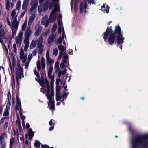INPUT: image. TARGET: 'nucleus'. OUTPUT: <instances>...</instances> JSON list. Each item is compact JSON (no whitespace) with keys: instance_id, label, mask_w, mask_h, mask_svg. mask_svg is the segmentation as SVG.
Listing matches in <instances>:
<instances>
[{"instance_id":"obj_1","label":"nucleus","mask_w":148,"mask_h":148,"mask_svg":"<svg viewBox=\"0 0 148 148\" xmlns=\"http://www.w3.org/2000/svg\"><path fill=\"white\" fill-rule=\"evenodd\" d=\"M112 29V26H108L106 31L103 34V38L105 42L108 39L109 44L111 45L114 43L116 44V46L118 47L121 43V40H124L125 38L123 36V33L119 24L115 26L114 30Z\"/></svg>"},{"instance_id":"obj_2","label":"nucleus","mask_w":148,"mask_h":148,"mask_svg":"<svg viewBox=\"0 0 148 148\" xmlns=\"http://www.w3.org/2000/svg\"><path fill=\"white\" fill-rule=\"evenodd\" d=\"M148 134L142 136L137 135L132 140V148H138L140 145H148Z\"/></svg>"},{"instance_id":"obj_3","label":"nucleus","mask_w":148,"mask_h":148,"mask_svg":"<svg viewBox=\"0 0 148 148\" xmlns=\"http://www.w3.org/2000/svg\"><path fill=\"white\" fill-rule=\"evenodd\" d=\"M36 31L34 33V35L35 36H38L41 33L42 28L41 26L39 25H36L35 27Z\"/></svg>"},{"instance_id":"obj_4","label":"nucleus","mask_w":148,"mask_h":148,"mask_svg":"<svg viewBox=\"0 0 148 148\" xmlns=\"http://www.w3.org/2000/svg\"><path fill=\"white\" fill-rule=\"evenodd\" d=\"M49 101L48 102V106H49L50 109H51L53 111L55 110V101L52 100V97L47 99Z\"/></svg>"},{"instance_id":"obj_5","label":"nucleus","mask_w":148,"mask_h":148,"mask_svg":"<svg viewBox=\"0 0 148 148\" xmlns=\"http://www.w3.org/2000/svg\"><path fill=\"white\" fill-rule=\"evenodd\" d=\"M56 37V36L54 34H52L48 38V44H51L53 42Z\"/></svg>"},{"instance_id":"obj_6","label":"nucleus","mask_w":148,"mask_h":148,"mask_svg":"<svg viewBox=\"0 0 148 148\" xmlns=\"http://www.w3.org/2000/svg\"><path fill=\"white\" fill-rule=\"evenodd\" d=\"M29 0L24 1L22 5V9L23 10H27V8L29 5Z\"/></svg>"},{"instance_id":"obj_7","label":"nucleus","mask_w":148,"mask_h":148,"mask_svg":"<svg viewBox=\"0 0 148 148\" xmlns=\"http://www.w3.org/2000/svg\"><path fill=\"white\" fill-rule=\"evenodd\" d=\"M57 10H58V11H59V7L57 6V4H55L54 9L52 11L50 15H57L56 13Z\"/></svg>"},{"instance_id":"obj_8","label":"nucleus","mask_w":148,"mask_h":148,"mask_svg":"<svg viewBox=\"0 0 148 148\" xmlns=\"http://www.w3.org/2000/svg\"><path fill=\"white\" fill-rule=\"evenodd\" d=\"M53 78L51 79L50 82V88L51 89V95H53V96H54V90H53V83L54 80H53Z\"/></svg>"},{"instance_id":"obj_9","label":"nucleus","mask_w":148,"mask_h":148,"mask_svg":"<svg viewBox=\"0 0 148 148\" xmlns=\"http://www.w3.org/2000/svg\"><path fill=\"white\" fill-rule=\"evenodd\" d=\"M20 73V74H19L18 70L17 69V70L16 71V78L18 77V79L19 78L20 79H21V77L23 78L24 77L23 72H21Z\"/></svg>"},{"instance_id":"obj_10","label":"nucleus","mask_w":148,"mask_h":148,"mask_svg":"<svg viewBox=\"0 0 148 148\" xmlns=\"http://www.w3.org/2000/svg\"><path fill=\"white\" fill-rule=\"evenodd\" d=\"M31 33L32 31L30 29V28L27 27L25 32V37H30Z\"/></svg>"},{"instance_id":"obj_11","label":"nucleus","mask_w":148,"mask_h":148,"mask_svg":"<svg viewBox=\"0 0 148 148\" xmlns=\"http://www.w3.org/2000/svg\"><path fill=\"white\" fill-rule=\"evenodd\" d=\"M47 90H46V95L47 97V99L52 98L53 96V95H51V93L50 94V87H47Z\"/></svg>"},{"instance_id":"obj_12","label":"nucleus","mask_w":148,"mask_h":148,"mask_svg":"<svg viewBox=\"0 0 148 148\" xmlns=\"http://www.w3.org/2000/svg\"><path fill=\"white\" fill-rule=\"evenodd\" d=\"M57 17V15H50L49 19L51 23H53L56 20Z\"/></svg>"},{"instance_id":"obj_13","label":"nucleus","mask_w":148,"mask_h":148,"mask_svg":"<svg viewBox=\"0 0 148 148\" xmlns=\"http://www.w3.org/2000/svg\"><path fill=\"white\" fill-rule=\"evenodd\" d=\"M58 48L61 52H63L66 50V49L64 47V46H62V45H58Z\"/></svg>"},{"instance_id":"obj_14","label":"nucleus","mask_w":148,"mask_h":148,"mask_svg":"<svg viewBox=\"0 0 148 148\" xmlns=\"http://www.w3.org/2000/svg\"><path fill=\"white\" fill-rule=\"evenodd\" d=\"M46 59L47 60L46 63L47 65H48L49 64L51 65L54 62V61L49 57L47 58Z\"/></svg>"},{"instance_id":"obj_15","label":"nucleus","mask_w":148,"mask_h":148,"mask_svg":"<svg viewBox=\"0 0 148 148\" xmlns=\"http://www.w3.org/2000/svg\"><path fill=\"white\" fill-rule=\"evenodd\" d=\"M12 26L13 28H14L15 29L17 30L18 28V27L19 25V22H12Z\"/></svg>"},{"instance_id":"obj_16","label":"nucleus","mask_w":148,"mask_h":148,"mask_svg":"<svg viewBox=\"0 0 148 148\" xmlns=\"http://www.w3.org/2000/svg\"><path fill=\"white\" fill-rule=\"evenodd\" d=\"M58 0H53L50 3L49 9L51 10L52 9L53 6H55L56 3H54L55 1H57Z\"/></svg>"},{"instance_id":"obj_17","label":"nucleus","mask_w":148,"mask_h":148,"mask_svg":"<svg viewBox=\"0 0 148 148\" xmlns=\"http://www.w3.org/2000/svg\"><path fill=\"white\" fill-rule=\"evenodd\" d=\"M15 141V139L14 137H13L12 138L10 139L9 146L10 148H11L12 147H13L12 145L13 144H14Z\"/></svg>"},{"instance_id":"obj_18","label":"nucleus","mask_w":148,"mask_h":148,"mask_svg":"<svg viewBox=\"0 0 148 148\" xmlns=\"http://www.w3.org/2000/svg\"><path fill=\"white\" fill-rule=\"evenodd\" d=\"M84 9V3L83 2H81L80 4V12L81 13L83 12Z\"/></svg>"},{"instance_id":"obj_19","label":"nucleus","mask_w":148,"mask_h":148,"mask_svg":"<svg viewBox=\"0 0 148 148\" xmlns=\"http://www.w3.org/2000/svg\"><path fill=\"white\" fill-rule=\"evenodd\" d=\"M36 42L34 41L33 40H32L30 46V48L32 49L33 48L35 47L36 46Z\"/></svg>"},{"instance_id":"obj_20","label":"nucleus","mask_w":148,"mask_h":148,"mask_svg":"<svg viewBox=\"0 0 148 148\" xmlns=\"http://www.w3.org/2000/svg\"><path fill=\"white\" fill-rule=\"evenodd\" d=\"M62 37L60 36L57 40H56L55 41V43L56 44H60L62 43Z\"/></svg>"},{"instance_id":"obj_21","label":"nucleus","mask_w":148,"mask_h":148,"mask_svg":"<svg viewBox=\"0 0 148 148\" xmlns=\"http://www.w3.org/2000/svg\"><path fill=\"white\" fill-rule=\"evenodd\" d=\"M21 106V101H17L16 103V107L15 108V110L16 111H18L19 110V106Z\"/></svg>"},{"instance_id":"obj_22","label":"nucleus","mask_w":148,"mask_h":148,"mask_svg":"<svg viewBox=\"0 0 148 148\" xmlns=\"http://www.w3.org/2000/svg\"><path fill=\"white\" fill-rule=\"evenodd\" d=\"M41 144L40 143V142L37 140H35V142L34 143V146L35 147H40V145Z\"/></svg>"},{"instance_id":"obj_23","label":"nucleus","mask_w":148,"mask_h":148,"mask_svg":"<svg viewBox=\"0 0 148 148\" xmlns=\"http://www.w3.org/2000/svg\"><path fill=\"white\" fill-rule=\"evenodd\" d=\"M21 5V1L20 0H18L16 4V9L17 10H19Z\"/></svg>"},{"instance_id":"obj_24","label":"nucleus","mask_w":148,"mask_h":148,"mask_svg":"<svg viewBox=\"0 0 148 148\" xmlns=\"http://www.w3.org/2000/svg\"><path fill=\"white\" fill-rule=\"evenodd\" d=\"M37 64V67L38 71H39L41 68L40 62L39 60H38L36 62Z\"/></svg>"},{"instance_id":"obj_25","label":"nucleus","mask_w":148,"mask_h":148,"mask_svg":"<svg viewBox=\"0 0 148 148\" xmlns=\"http://www.w3.org/2000/svg\"><path fill=\"white\" fill-rule=\"evenodd\" d=\"M29 37H25L24 40V42L25 44H29Z\"/></svg>"},{"instance_id":"obj_26","label":"nucleus","mask_w":148,"mask_h":148,"mask_svg":"<svg viewBox=\"0 0 148 148\" xmlns=\"http://www.w3.org/2000/svg\"><path fill=\"white\" fill-rule=\"evenodd\" d=\"M35 18V16L34 15H32L30 17L29 20V22L28 23V24H29V23H32L33 22Z\"/></svg>"},{"instance_id":"obj_27","label":"nucleus","mask_w":148,"mask_h":148,"mask_svg":"<svg viewBox=\"0 0 148 148\" xmlns=\"http://www.w3.org/2000/svg\"><path fill=\"white\" fill-rule=\"evenodd\" d=\"M7 97L8 98V103L11 104V94L9 92H8V94L7 95Z\"/></svg>"},{"instance_id":"obj_28","label":"nucleus","mask_w":148,"mask_h":148,"mask_svg":"<svg viewBox=\"0 0 148 148\" xmlns=\"http://www.w3.org/2000/svg\"><path fill=\"white\" fill-rule=\"evenodd\" d=\"M22 42V39L18 38H16V42L17 44L21 45Z\"/></svg>"},{"instance_id":"obj_29","label":"nucleus","mask_w":148,"mask_h":148,"mask_svg":"<svg viewBox=\"0 0 148 148\" xmlns=\"http://www.w3.org/2000/svg\"><path fill=\"white\" fill-rule=\"evenodd\" d=\"M40 86L42 87H45V81H41L40 79H39V82Z\"/></svg>"},{"instance_id":"obj_30","label":"nucleus","mask_w":148,"mask_h":148,"mask_svg":"<svg viewBox=\"0 0 148 148\" xmlns=\"http://www.w3.org/2000/svg\"><path fill=\"white\" fill-rule=\"evenodd\" d=\"M51 74L52 72H48V77L51 80V79H52V78H53V80H54V76L53 75H52Z\"/></svg>"},{"instance_id":"obj_31","label":"nucleus","mask_w":148,"mask_h":148,"mask_svg":"<svg viewBox=\"0 0 148 148\" xmlns=\"http://www.w3.org/2000/svg\"><path fill=\"white\" fill-rule=\"evenodd\" d=\"M17 30L16 29L15 30H14V29L12 28V36L11 38L10 39L12 40L13 38H14V35L16 34V32Z\"/></svg>"},{"instance_id":"obj_32","label":"nucleus","mask_w":148,"mask_h":148,"mask_svg":"<svg viewBox=\"0 0 148 148\" xmlns=\"http://www.w3.org/2000/svg\"><path fill=\"white\" fill-rule=\"evenodd\" d=\"M57 28V26L56 24H54L52 26L51 32L52 33H54L56 31Z\"/></svg>"},{"instance_id":"obj_33","label":"nucleus","mask_w":148,"mask_h":148,"mask_svg":"<svg viewBox=\"0 0 148 148\" xmlns=\"http://www.w3.org/2000/svg\"><path fill=\"white\" fill-rule=\"evenodd\" d=\"M62 98L61 96L59 95V94H56V99L57 101H60Z\"/></svg>"},{"instance_id":"obj_34","label":"nucleus","mask_w":148,"mask_h":148,"mask_svg":"<svg viewBox=\"0 0 148 148\" xmlns=\"http://www.w3.org/2000/svg\"><path fill=\"white\" fill-rule=\"evenodd\" d=\"M61 86H56V94H59L60 91Z\"/></svg>"},{"instance_id":"obj_35","label":"nucleus","mask_w":148,"mask_h":148,"mask_svg":"<svg viewBox=\"0 0 148 148\" xmlns=\"http://www.w3.org/2000/svg\"><path fill=\"white\" fill-rule=\"evenodd\" d=\"M0 144L1 147H3V146L4 147H6V143L5 142L4 140H2L0 142Z\"/></svg>"},{"instance_id":"obj_36","label":"nucleus","mask_w":148,"mask_h":148,"mask_svg":"<svg viewBox=\"0 0 148 148\" xmlns=\"http://www.w3.org/2000/svg\"><path fill=\"white\" fill-rule=\"evenodd\" d=\"M29 138V139H32L34 136V132H28Z\"/></svg>"},{"instance_id":"obj_37","label":"nucleus","mask_w":148,"mask_h":148,"mask_svg":"<svg viewBox=\"0 0 148 148\" xmlns=\"http://www.w3.org/2000/svg\"><path fill=\"white\" fill-rule=\"evenodd\" d=\"M21 58H20L21 59H22L23 62V63H25L27 60V55H25V56H23V57H21Z\"/></svg>"},{"instance_id":"obj_38","label":"nucleus","mask_w":148,"mask_h":148,"mask_svg":"<svg viewBox=\"0 0 148 148\" xmlns=\"http://www.w3.org/2000/svg\"><path fill=\"white\" fill-rule=\"evenodd\" d=\"M69 93L68 92H65L64 93L62 97V98H64V99H66V98L67 97V96L68 95Z\"/></svg>"},{"instance_id":"obj_39","label":"nucleus","mask_w":148,"mask_h":148,"mask_svg":"<svg viewBox=\"0 0 148 148\" xmlns=\"http://www.w3.org/2000/svg\"><path fill=\"white\" fill-rule=\"evenodd\" d=\"M5 134V133H3L0 135V142L4 139Z\"/></svg>"},{"instance_id":"obj_40","label":"nucleus","mask_w":148,"mask_h":148,"mask_svg":"<svg viewBox=\"0 0 148 148\" xmlns=\"http://www.w3.org/2000/svg\"><path fill=\"white\" fill-rule=\"evenodd\" d=\"M129 130L130 132H131L132 134H134L135 132L134 130L131 126H130L129 127Z\"/></svg>"},{"instance_id":"obj_41","label":"nucleus","mask_w":148,"mask_h":148,"mask_svg":"<svg viewBox=\"0 0 148 148\" xmlns=\"http://www.w3.org/2000/svg\"><path fill=\"white\" fill-rule=\"evenodd\" d=\"M44 47L42 43H38V47L39 49H42Z\"/></svg>"},{"instance_id":"obj_42","label":"nucleus","mask_w":148,"mask_h":148,"mask_svg":"<svg viewBox=\"0 0 148 148\" xmlns=\"http://www.w3.org/2000/svg\"><path fill=\"white\" fill-rule=\"evenodd\" d=\"M58 50L57 48H55L53 50V54L55 56H57L58 54Z\"/></svg>"},{"instance_id":"obj_43","label":"nucleus","mask_w":148,"mask_h":148,"mask_svg":"<svg viewBox=\"0 0 148 148\" xmlns=\"http://www.w3.org/2000/svg\"><path fill=\"white\" fill-rule=\"evenodd\" d=\"M9 1L8 0L6 2V9L7 10H8L10 8Z\"/></svg>"},{"instance_id":"obj_44","label":"nucleus","mask_w":148,"mask_h":148,"mask_svg":"<svg viewBox=\"0 0 148 148\" xmlns=\"http://www.w3.org/2000/svg\"><path fill=\"white\" fill-rule=\"evenodd\" d=\"M12 63L13 66H15L16 64V62L15 58L14 57H13V58H12Z\"/></svg>"},{"instance_id":"obj_45","label":"nucleus","mask_w":148,"mask_h":148,"mask_svg":"<svg viewBox=\"0 0 148 148\" xmlns=\"http://www.w3.org/2000/svg\"><path fill=\"white\" fill-rule=\"evenodd\" d=\"M34 73L35 75L38 78H39L40 77V74L39 73H38L36 70L34 71Z\"/></svg>"},{"instance_id":"obj_46","label":"nucleus","mask_w":148,"mask_h":148,"mask_svg":"<svg viewBox=\"0 0 148 148\" xmlns=\"http://www.w3.org/2000/svg\"><path fill=\"white\" fill-rule=\"evenodd\" d=\"M41 147L42 148H54L53 147H50L48 145H41Z\"/></svg>"},{"instance_id":"obj_47","label":"nucleus","mask_w":148,"mask_h":148,"mask_svg":"<svg viewBox=\"0 0 148 148\" xmlns=\"http://www.w3.org/2000/svg\"><path fill=\"white\" fill-rule=\"evenodd\" d=\"M9 111L7 110H5L3 114L4 116H6L9 115Z\"/></svg>"},{"instance_id":"obj_48","label":"nucleus","mask_w":148,"mask_h":148,"mask_svg":"<svg viewBox=\"0 0 148 148\" xmlns=\"http://www.w3.org/2000/svg\"><path fill=\"white\" fill-rule=\"evenodd\" d=\"M26 27V23H24L22 25V30L24 31Z\"/></svg>"},{"instance_id":"obj_49","label":"nucleus","mask_w":148,"mask_h":148,"mask_svg":"<svg viewBox=\"0 0 148 148\" xmlns=\"http://www.w3.org/2000/svg\"><path fill=\"white\" fill-rule=\"evenodd\" d=\"M109 7L108 5H107L106 7L105 8V9L104 10V11H103V12L104 13H105V12H106L107 13H108L109 12Z\"/></svg>"},{"instance_id":"obj_50","label":"nucleus","mask_w":148,"mask_h":148,"mask_svg":"<svg viewBox=\"0 0 148 148\" xmlns=\"http://www.w3.org/2000/svg\"><path fill=\"white\" fill-rule=\"evenodd\" d=\"M8 125V122H6L5 123L3 126V128L4 130L7 129Z\"/></svg>"},{"instance_id":"obj_51","label":"nucleus","mask_w":148,"mask_h":148,"mask_svg":"<svg viewBox=\"0 0 148 148\" xmlns=\"http://www.w3.org/2000/svg\"><path fill=\"white\" fill-rule=\"evenodd\" d=\"M43 39L42 37L41 36H40L39 38L38 43H42L43 42Z\"/></svg>"},{"instance_id":"obj_52","label":"nucleus","mask_w":148,"mask_h":148,"mask_svg":"<svg viewBox=\"0 0 148 148\" xmlns=\"http://www.w3.org/2000/svg\"><path fill=\"white\" fill-rule=\"evenodd\" d=\"M5 32L4 33V34H0V37L2 39H5L6 38V37L5 36Z\"/></svg>"},{"instance_id":"obj_53","label":"nucleus","mask_w":148,"mask_h":148,"mask_svg":"<svg viewBox=\"0 0 148 148\" xmlns=\"http://www.w3.org/2000/svg\"><path fill=\"white\" fill-rule=\"evenodd\" d=\"M20 58H21V57H23V56H25V55H24V53L23 50H21L20 53Z\"/></svg>"},{"instance_id":"obj_54","label":"nucleus","mask_w":148,"mask_h":148,"mask_svg":"<svg viewBox=\"0 0 148 148\" xmlns=\"http://www.w3.org/2000/svg\"><path fill=\"white\" fill-rule=\"evenodd\" d=\"M7 118V117H4L2 118H1V119L0 120V124L1 125L3 124L4 122V119H5Z\"/></svg>"},{"instance_id":"obj_55","label":"nucleus","mask_w":148,"mask_h":148,"mask_svg":"<svg viewBox=\"0 0 148 148\" xmlns=\"http://www.w3.org/2000/svg\"><path fill=\"white\" fill-rule=\"evenodd\" d=\"M61 80L60 79H57L56 81V86H59V82Z\"/></svg>"},{"instance_id":"obj_56","label":"nucleus","mask_w":148,"mask_h":148,"mask_svg":"<svg viewBox=\"0 0 148 148\" xmlns=\"http://www.w3.org/2000/svg\"><path fill=\"white\" fill-rule=\"evenodd\" d=\"M11 105V104H10V103H7L6 106V110H7L8 111H9L10 110V106Z\"/></svg>"},{"instance_id":"obj_57","label":"nucleus","mask_w":148,"mask_h":148,"mask_svg":"<svg viewBox=\"0 0 148 148\" xmlns=\"http://www.w3.org/2000/svg\"><path fill=\"white\" fill-rule=\"evenodd\" d=\"M30 62V60L28 59V60L27 62L25 64V68L26 69H27L28 68Z\"/></svg>"},{"instance_id":"obj_58","label":"nucleus","mask_w":148,"mask_h":148,"mask_svg":"<svg viewBox=\"0 0 148 148\" xmlns=\"http://www.w3.org/2000/svg\"><path fill=\"white\" fill-rule=\"evenodd\" d=\"M23 35V32H19L18 35V38L22 39Z\"/></svg>"},{"instance_id":"obj_59","label":"nucleus","mask_w":148,"mask_h":148,"mask_svg":"<svg viewBox=\"0 0 148 148\" xmlns=\"http://www.w3.org/2000/svg\"><path fill=\"white\" fill-rule=\"evenodd\" d=\"M50 22V21L49 19L47 20L45 24V27H47Z\"/></svg>"},{"instance_id":"obj_60","label":"nucleus","mask_w":148,"mask_h":148,"mask_svg":"<svg viewBox=\"0 0 148 148\" xmlns=\"http://www.w3.org/2000/svg\"><path fill=\"white\" fill-rule=\"evenodd\" d=\"M13 48L14 49V51L16 53L17 51V48H16V45L15 43H14L13 45Z\"/></svg>"},{"instance_id":"obj_61","label":"nucleus","mask_w":148,"mask_h":148,"mask_svg":"<svg viewBox=\"0 0 148 148\" xmlns=\"http://www.w3.org/2000/svg\"><path fill=\"white\" fill-rule=\"evenodd\" d=\"M45 84H46V87L49 86V83L48 82V81L47 79L46 78L45 79Z\"/></svg>"},{"instance_id":"obj_62","label":"nucleus","mask_w":148,"mask_h":148,"mask_svg":"<svg viewBox=\"0 0 148 148\" xmlns=\"http://www.w3.org/2000/svg\"><path fill=\"white\" fill-rule=\"evenodd\" d=\"M16 124L18 126L21 125V122L20 120H17L16 121Z\"/></svg>"},{"instance_id":"obj_63","label":"nucleus","mask_w":148,"mask_h":148,"mask_svg":"<svg viewBox=\"0 0 148 148\" xmlns=\"http://www.w3.org/2000/svg\"><path fill=\"white\" fill-rule=\"evenodd\" d=\"M29 44H25L24 47V50L25 51H27L29 47Z\"/></svg>"},{"instance_id":"obj_64","label":"nucleus","mask_w":148,"mask_h":148,"mask_svg":"<svg viewBox=\"0 0 148 148\" xmlns=\"http://www.w3.org/2000/svg\"><path fill=\"white\" fill-rule=\"evenodd\" d=\"M26 11H27L26 10H25L24 12H22L21 14L20 17H21V18H23L26 12Z\"/></svg>"}]
</instances>
